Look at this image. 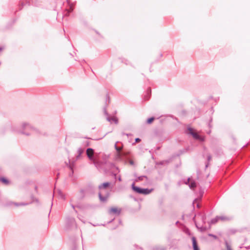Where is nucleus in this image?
I'll return each mask as SVG.
<instances>
[{"mask_svg": "<svg viewBox=\"0 0 250 250\" xmlns=\"http://www.w3.org/2000/svg\"><path fill=\"white\" fill-rule=\"evenodd\" d=\"M132 188L135 192L145 195L148 194L153 191V189H149L148 188H141L135 186L134 184H132Z\"/></svg>", "mask_w": 250, "mask_h": 250, "instance_id": "f257e3e1", "label": "nucleus"}, {"mask_svg": "<svg viewBox=\"0 0 250 250\" xmlns=\"http://www.w3.org/2000/svg\"><path fill=\"white\" fill-rule=\"evenodd\" d=\"M188 131L189 133H190L194 138L197 140H199L200 141H204V137L200 136L198 133L196 132L195 130L192 128H189L188 129Z\"/></svg>", "mask_w": 250, "mask_h": 250, "instance_id": "f03ea898", "label": "nucleus"}, {"mask_svg": "<svg viewBox=\"0 0 250 250\" xmlns=\"http://www.w3.org/2000/svg\"><path fill=\"white\" fill-rule=\"evenodd\" d=\"M121 209L117 207H112L110 208L109 212L110 214L119 215L121 212Z\"/></svg>", "mask_w": 250, "mask_h": 250, "instance_id": "7ed1b4c3", "label": "nucleus"}, {"mask_svg": "<svg viewBox=\"0 0 250 250\" xmlns=\"http://www.w3.org/2000/svg\"><path fill=\"white\" fill-rule=\"evenodd\" d=\"M86 152L89 159L92 160L94 154V150L91 148H88L87 149Z\"/></svg>", "mask_w": 250, "mask_h": 250, "instance_id": "20e7f679", "label": "nucleus"}, {"mask_svg": "<svg viewBox=\"0 0 250 250\" xmlns=\"http://www.w3.org/2000/svg\"><path fill=\"white\" fill-rule=\"evenodd\" d=\"M192 244H193V250H200L198 247L196 239L194 237H193L192 238Z\"/></svg>", "mask_w": 250, "mask_h": 250, "instance_id": "39448f33", "label": "nucleus"}, {"mask_svg": "<svg viewBox=\"0 0 250 250\" xmlns=\"http://www.w3.org/2000/svg\"><path fill=\"white\" fill-rule=\"evenodd\" d=\"M110 185V183L109 182H106L103 183V184L99 186L100 189H105L109 187Z\"/></svg>", "mask_w": 250, "mask_h": 250, "instance_id": "423d86ee", "label": "nucleus"}, {"mask_svg": "<svg viewBox=\"0 0 250 250\" xmlns=\"http://www.w3.org/2000/svg\"><path fill=\"white\" fill-rule=\"evenodd\" d=\"M154 120V118H153V117L147 119V123L148 124H150L152 123Z\"/></svg>", "mask_w": 250, "mask_h": 250, "instance_id": "0eeeda50", "label": "nucleus"}, {"mask_svg": "<svg viewBox=\"0 0 250 250\" xmlns=\"http://www.w3.org/2000/svg\"><path fill=\"white\" fill-rule=\"evenodd\" d=\"M0 180L3 183L5 184H8V181L7 179H6L5 178H0Z\"/></svg>", "mask_w": 250, "mask_h": 250, "instance_id": "6e6552de", "label": "nucleus"}, {"mask_svg": "<svg viewBox=\"0 0 250 250\" xmlns=\"http://www.w3.org/2000/svg\"><path fill=\"white\" fill-rule=\"evenodd\" d=\"M226 246L227 248V250H231V247L228 242H226Z\"/></svg>", "mask_w": 250, "mask_h": 250, "instance_id": "1a4fd4ad", "label": "nucleus"}, {"mask_svg": "<svg viewBox=\"0 0 250 250\" xmlns=\"http://www.w3.org/2000/svg\"><path fill=\"white\" fill-rule=\"evenodd\" d=\"M195 187H196V185L194 183H192L190 185V188H194Z\"/></svg>", "mask_w": 250, "mask_h": 250, "instance_id": "9d476101", "label": "nucleus"}, {"mask_svg": "<svg viewBox=\"0 0 250 250\" xmlns=\"http://www.w3.org/2000/svg\"><path fill=\"white\" fill-rule=\"evenodd\" d=\"M99 197H100L101 200H102V201H105V199H104V198L102 197L101 193H99Z\"/></svg>", "mask_w": 250, "mask_h": 250, "instance_id": "9b49d317", "label": "nucleus"}, {"mask_svg": "<svg viewBox=\"0 0 250 250\" xmlns=\"http://www.w3.org/2000/svg\"><path fill=\"white\" fill-rule=\"evenodd\" d=\"M140 141H141V140H140V139L139 138H136V139H135V141H136V142H137V143H138V142H139Z\"/></svg>", "mask_w": 250, "mask_h": 250, "instance_id": "f8f14e48", "label": "nucleus"}, {"mask_svg": "<svg viewBox=\"0 0 250 250\" xmlns=\"http://www.w3.org/2000/svg\"><path fill=\"white\" fill-rule=\"evenodd\" d=\"M116 149L117 151H120L122 149V148L121 147H116Z\"/></svg>", "mask_w": 250, "mask_h": 250, "instance_id": "ddd939ff", "label": "nucleus"}]
</instances>
